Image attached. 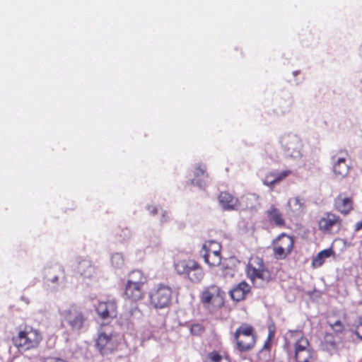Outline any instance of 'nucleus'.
Returning a JSON list of instances; mask_svg holds the SVG:
<instances>
[{"label": "nucleus", "instance_id": "3", "mask_svg": "<svg viewBox=\"0 0 362 362\" xmlns=\"http://www.w3.org/2000/svg\"><path fill=\"white\" fill-rule=\"evenodd\" d=\"M12 340L19 351H26L37 349L42 340V335L37 329L23 325L17 328V334Z\"/></svg>", "mask_w": 362, "mask_h": 362}, {"label": "nucleus", "instance_id": "37", "mask_svg": "<svg viewBox=\"0 0 362 362\" xmlns=\"http://www.w3.org/2000/svg\"><path fill=\"white\" fill-rule=\"evenodd\" d=\"M361 229H362V220L361 221L357 222L355 225L356 231H358Z\"/></svg>", "mask_w": 362, "mask_h": 362}, {"label": "nucleus", "instance_id": "2", "mask_svg": "<svg viewBox=\"0 0 362 362\" xmlns=\"http://www.w3.org/2000/svg\"><path fill=\"white\" fill-rule=\"evenodd\" d=\"M147 276L141 270L130 272L124 283L123 297L124 300L136 303L145 296V286L148 284Z\"/></svg>", "mask_w": 362, "mask_h": 362}, {"label": "nucleus", "instance_id": "7", "mask_svg": "<svg viewBox=\"0 0 362 362\" xmlns=\"http://www.w3.org/2000/svg\"><path fill=\"white\" fill-rule=\"evenodd\" d=\"M199 300L206 309H218L224 305L225 292L218 285L211 284L203 288Z\"/></svg>", "mask_w": 362, "mask_h": 362}, {"label": "nucleus", "instance_id": "25", "mask_svg": "<svg viewBox=\"0 0 362 362\" xmlns=\"http://www.w3.org/2000/svg\"><path fill=\"white\" fill-rule=\"evenodd\" d=\"M208 358L211 362H231L228 356H223L216 351L210 352Z\"/></svg>", "mask_w": 362, "mask_h": 362}, {"label": "nucleus", "instance_id": "1", "mask_svg": "<svg viewBox=\"0 0 362 362\" xmlns=\"http://www.w3.org/2000/svg\"><path fill=\"white\" fill-rule=\"evenodd\" d=\"M284 349L289 356L293 355L296 362H314L315 351L303 330H288L284 336Z\"/></svg>", "mask_w": 362, "mask_h": 362}, {"label": "nucleus", "instance_id": "5", "mask_svg": "<svg viewBox=\"0 0 362 362\" xmlns=\"http://www.w3.org/2000/svg\"><path fill=\"white\" fill-rule=\"evenodd\" d=\"M233 339L236 349L240 353L252 350L256 345L257 335L255 328L250 324L241 323L235 329Z\"/></svg>", "mask_w": 362, "mask_h": 362}, {"label": "nucleus", "instance_id": "33", "mask_svg": "<svg viewBox=\"0 0 362 362\" xmlns=\"http://www.w3.org/2000/svg\"><path fill=\"white\" fill-rule=\"evenodd\" d=\"M268 329H269V333H268V337H267V339L272 341L275 336L276 327H275L274 324L270 325L268 327Z\"/></svg>", "mask_w": 362, "mask_h": 362}, {"label": "nucleus", "instance_id": "19", "mask_svg": "<svg viewBox=\"0 0 362 362\" xmlns=\"http://www.w3.org/2000/svg\"><path fill=\"white\" fill-rule=\"evenodd\" d=\"M291 173L290 170H285L281 173L270 172L266 175L264 184L269 187H273L275 184L280 182Z\"/></svg>", "mask_w": 362, "mask_h": 362}, {"label": "nucleus", "instance_id": "40", "mask_svg": "<svg viewBox=\"0 0 362 362\" xmlns=\"http://www.w3.org/2000/svg\"><path fill=\"white\" fill-rule=\"evenodd\" d=\"M361 52H362V43H361Z\"/></svg>", "mask_w": 362, "mask_h": 362}, {"label": "nucleus", "instance_id": "14", "mask_svg": "<svg viewBox=\"0 0 362 362\" xmlns=\"http://www.w3.org/2000/svg\"><path fill=\"white\" fill-rule=\"evenodd\" d=\"M341 226V218L330 212L325 213L318 221L319 230L325 233H331L334 228L339 229Z\"/></svg>", "mask_w": 362, "mask_h": 362}, {"label": "nucleus", "instance_id": "11", "mask_svg": "<svg viewBox=\"0 0 362 362\" xmlns=\"http://www.w3.org/2000/svg\"><path fill=\"white\" fill-rule=\"evenodd\" d=\"M281 147L286 153L292 158L301 156L303 143L301 139L296 134L291 133L284 134L280 139Z\"/></svg>", "mask_w": 362, "mask_h": 362}, {"label": "nucleus", "instance_id": "6", "mask_svg": "<svg viewBox=\"0 0 362 362\" xmlns=\"http://www.w3.org/2000/svg\"><path fill=\"white\" fill-rule=\"evenodd\" d=\"M173 289L164 284L153 286L148 293V303L156 310L169 308L172 304Z\"/></svg>", "mask_w": 362, "mask_h": 362}, {"label": "nucleus", "instance_id": "20", "mask_svg": "<svg viewBox=\"0 0 362 362\" xmlns=\"http://www.w3.org/2000/svg\"><path fill=\"white\" fill-rule=\"evenodd\" d=\"M60 276H64V270L60 265L56 264L45 269V279L47 282L57 283Z\"/></svg>", "mask_w": 362, "mask_h": 362}, {"label": "nucleus", "instance_id": "39", "mask_svg": "<svg viewBox=\"0 0 362 362\" xmlns=\"http://www.w3.org/2000/svg\"><path fill=\"white\" fill-rule=\"evenodd\" d=\"M295 202H296V204H299L300 199L298 198H296Z\"/></svg>", "mask_w": 362, "mask_h": 362}, {"label": "nucleus", "instance_id": "34", "mask_svg": "<svg viewBox=\"0 0 362 362\" xmlns=\"http://www.w3.org/2000/svg\"><path fill=\"white\" fill-rule=\"evenodd\" d=\"M148 210L153 214L155 215L157 214V209L155 205H149L148 207Z\"/></svg>", "mask_w": 362, "mask_h": 362}, {"label": "nucleus", "instance_id": "24", "mask_svg": "<svg viewBox=\"0 0 362 362\" xmlns=\"http://www.w3.org/2000/svg\"><path fill=\"white\" fill-rule=\"evenodd\" d=\"M202 257L211 268L220 266L221 264V252L212 255H202Z\"/></svg>", "mask_w": 362, "mask_h": 362}, {"label": "nucleus", "instance_id": "26", "mask_svg": "<svg viewBox=\"0 0 362 362\" xmlns=\"http://www.w3.org/2000/svg\"><path fill=\"white\" fill-rule=\"evenodd\" d=\"M218 201L220 204H231L237 199L233 195L228 191L221 192L218 195Z\"/></svg>", "mask_w": 362, "mask_h": 362}, {"label": "nucleus", "instance_id": "23", "mask_svg": "<svg viewBox=\"0 0 362 362\" xmlns=\"http://www.w3.org/2000/svg\"><path fill=\"white\" fill-rule=\"evenodd\" d=\"M332 249H326L320 252L312 261V266L314 268L320 267L325 262L326 258L329 257L332 254Z\"/></svg>", "mask_w": 362, "mask_h": 362}, {"label": "nucleus", "instance_id": "16", "mask_svg": "<svg viewBox=\"0 0 362 362\" xmlns=\"http://www.w3.org/2000/svg\"><path fill=\"white\" fill-rule=\"evenodd\" d=\"M194 177L191 180L190 184L197 185L202 189H204L207 186L206 179L209 177V174L205 165H197L194 170Z\"/></svg>", "mask_w": 362, "mask_h": 362}, {"label": "nucleus", "instance_id": "15", "mask_svg": "<svg viewBox=\"0 0 362 362\" xmlns=\"http://www.w3.org/2000/svg\"><path fill=\"white\" fill-rule=\"evenodd\" d=\"M343 156H339L338 155H334L332 156L333 160V170L335 175L344 177L349 173L350 166L346 163V157L348 153L344 151L341 152Z\"/></svg>", "mask_w": 362, "mask_h": 362}, {"label": "nucleus", "instance_id": "29", "mask_svg": "<svg viewBox=\"0 0 362 362\" xmlns=\"http://www.w3.org/2000/svg\"><path fill=\"white\" fill-rule=\"evenodd\" d=\"M222 273L225 276H233L235 274V269L233 267L228 265V264L226 262H223L221 264Z\"/></svg>", "mask_w": 362, "mask_h": 362}, {"label": "nucleus", "instance_id": "32", "mask_svg": "<svg viewBox=\"0 0 362 362\" xmlns=\"http://www.w3.org/2000/svg\"><path fill=\"white\" fill-rule=\"evenodd\" d=\"M338 200L341 202L342 204H351L353 202L351 197H347L343 193L339 195Z\"/></svg>", "mask_w": 362, "mask_h": 362}, {"label": "nucleus", "instance_id": "27", "mask_svg": "<svg viewBox=\"0 0 362 362\" xmlns=\"http://www.w3.org/2000/svg\"><path fill=\"white\" fill-rule=\"evenodd\" d=\"M328 324L335 333L341 334L345 329L344 325L340 320H337L334 322L329 321Z\"/></svg>", "mask_w": 362, "mask_h": 362}, {"label": "nucleus", "instance_id": "38", "mask_svg": "<svg viewBox=\"0 0 362 362\" xmlns=\"http://www.w3.org/2000/svg\"><path fill=\"white\" fill-rule=\"evenodd\" d=\"M223 210H233L235 209V205H223Z\"/></svg>", "mask_w": 362, "mask_h": 362}, {"label": "nucleus", "instance_id": "28", "mask_svg": "<svg viewBox=\"0 0 362 362\" xmlns=\"http://www.w3.org/2000/svg\"><path fill=\"white\" fill-rule=\"evenodd\" d=\"M190 333L194 336H201L205 331L204 327L199 324H192L190 327Z\"/></svg>", "mask_w": 362, "mask_h": 362}, {"label": "nucleus", "instance_id": "31", "mask_svg": "<svg viewBox=\"0 0 362 362\" xmlns=\"http://www.w3.org/2000/svg\"><path fill=\"white\" fill-rule=\"evenodd\" d=\"M354 334L362 340V317H359V322L355 325Z\"/></svg>", "mask_w": 362, "mask_h": 362}, {"label": "nucleus", "instance_id": "8", "mask_svg": "<svg viewBox=\"0 0 362 362\" xmlns=\"http://www.w3.org/2000/svg\"><path fill=\"white\" fill-rule=\"evenodd\" d=\"M176 272L185 276L191 281L198 283L202 281L204 273L201 265L194 259H182L175 264Z\"/></svg>", "mask_w": 362, "mask_h": 362}, {"label": "nucleus", "instance_id": "10", "mask_svg": "<svg viewBox=\"0 0 362 362\" xmlns=\"http://www.w3.org/2000/svg\"><path fill=\"white\" fill-rule=\"evenodd\" d=\"M121 343L119 334L112 332H101L96 339V347L102 355H109L117 351Z\"/></svg>", "mask_w": 362, "mask_h": 362}, {"label": "nucleus", "instance_id": "17", "mask_svg": "<svg viewBox=\"0 0 362 362\" xmlns=\"http://www.w3.org/2000/svg\"><path fill=\"white\" fill-rule=\"evenodd\" d=\"M250 286L246 281H241L230 291V296L234 301H241L250 292Z\"/></svg>", "mask_w": 362, "mask_h": 362}, {"label": "nucleus", "instance_id": "9", "mask_svg": "<svg viewBox=\"0 0 362 362\" xmlns=\"http://www.w3.org/2000/svg\"><path fill=\"white\" fill-rule=\"evenodd\" d=\"M294 239L285 233L279 234L272 243L274 257L278 260L287 258L294 248Z\"/></svg>", "mask_w": 362, "mask_h": 362}, {"label": "nucleus", "instance_id": "36", "mask_svg": "<svg viewBox=\"0 0 362 362\" xmlns=\"http://www.w3.org/2000/svg\"><path fill=\"white\" fill-rule=\"evenodd\" d=\"M272 346V341L267 339L264 342L262 349H269Z\"/></svg>", "mask_w": 362, "mask_h": 362}, {"label": "nucleus", "instance_id": "13", "mask_svg": "<svg viewBox=\"0 0 362 362\" xmlns=\"http://www.w3.org/2000/svg\"><path fill=\"white\" fill-rule=\"evenodd\" d=\"M98 316L103 320H110L117 317V305L115 300L99 301L95 305Z\"/></svg>", "mask_w": 362, "mask_h": 362}, {"label": "nucleus", "instance_id": "12", "mask_svg": "<svg viewBox=\"0 0 362 362\" xmlns=\"http://www.w3.org/2000/svg\"><path fill=\"white\" fill-rule=\"evenodd\" d=\"M64 318L72 329H80L86 320V317L81 308L76 305L70 307L64 312Z\"/></svg>", "mask_w": 362, "mask_h": 362}, {"label": "nucleus", "instance_id": "4", "mask_svg": "<svg viewBox=\"0 0 362 362\" xmlns=\"http://www.w3.org/2000/svg\"><path fill=\"white\" fill-rule=\"evenodd\" d=\"M247 277L255 287H264L271 280V272L262 258L252 256L246 266Z\"/></svg>", "mask_w": 362, "mask_h": 362}, {"label": "nucleus", "instance_id": "30", "mask_svg": "<svg viewBox=\"0 0 362 362\" xmlns=\"http://www.w3.org/2000/svg\"><path fill=\"white\" fill-rule=\"evenodd\" d=\"M336 209L344 215H346L351 211L352 205H337Z\"/></svg>", "mask_w": 362, "mask_h": 362}, {"label": "nucleus", "instance_id": "35", "mask_svg": "<svg viewBox=\"0 0 362 362\" xmlns=\"http://www.w3.org/2000/svg\"><path fill=\"white\" fill-rule=\"evenodd\" d=\"M44 362H66V361L60 358H52V359H46Z\"/></svg>", "mask_w": 362, "mask_h": 362}, {"label": "nucleus", "instance_id": "22", "mask_svg": "<svg viewBox=\"0 0 362 362\" xmlns=\"http://www.w3.org/2000/svg\"><path fill=\"white\" fill-rule=\"evenodd\" d=\"M201 255H212L221 252V245L214 240H208L204 243L201 250Z\"/></svg>", "mask_w": 362, "mask_h": 362}, {"label": "nucleus", "instance_id": "21", "mask_svg": "<svg viewBox=\"0 0 362 362\" xmlns=\"http://www.w3.org/2000/svg\"><path fill=\"white\" fill-rule=\"evenodd\" d=\"M76 272L86 278H90L95 272V267L88 259H82L76 267Z\"/></svg>", "mask_w": 362, "mask_h": 362}, {"label": "nucleus", "instance_id": "18", "mask_svg": "<svg viewBox=\"0 0 362 362\" xmlns=\"http://www.w3.org/2000/svg\"><path fill=\"white\" fill-rule=\"evenodd\" d=\"M267 218L269 223L274 226L279 228H284L286 226V221L284 218L283 214L274 206H271L266 212Z\"/></svg>", "mask_w": 362, "mask_h": 362}]
</instances>
